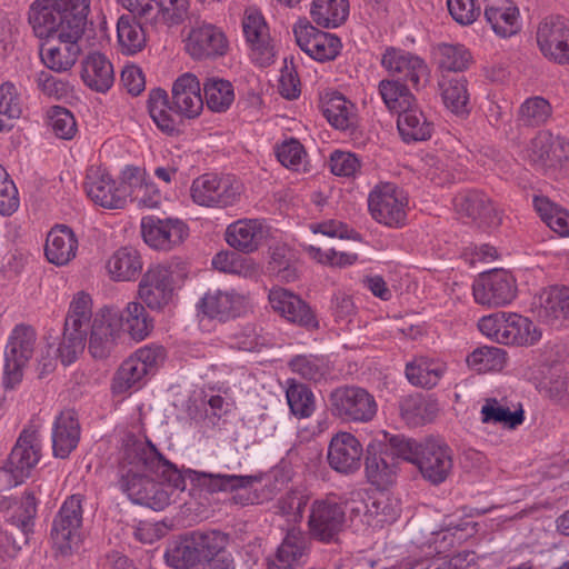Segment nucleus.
I'll use <instances>...</instances> for the list:
<instances>
[{"mask_svg":"<svg viewBox=\"0 0 569 569\" xmlns=\"http://www.w3.org/2000/svg\"><path fill=\"white\" fill-rule=\"evenodd\" d=\"M122 336L127 332L133 340L141 341L153 329V320L146 308L137 301H131L121 311L117 312Z\"/></svg>","mask_w":569,"mask_h":569,"instance_id":"39","label":"nucleus"},{"mask_svg":"<svg viewBox=\"0 0 569 569\" xmlns=\"http://www.w3.org/2000/svg\"><path fill=\"white\" fill-rule=\"evenodd\" d=\"M305 154L303 146L296 139L282 142L276 150L279 162L283 167L292 170H298Z\"/></svg>","mask_w":569,"mask_h":569,"instance_id":"63","label":"nucleus"},{"mask_svg":"<svg viewBox=\"0 0 569 569\" xmlns=\"http://www.w3.org/2000/svg\"><path fill=\"white\" fill-rule=\"evenodd\" d=\"M40 458L41 442L38 429L34 426L24 427L3 466L0 467V482H4L8 488L22 483L31 476Z\"/></svg>","mask_w":569,"mask_h":569,"instance_id":"6","label":"nucleus"},{"mask_svg":"<svg viewBox=\"0 0 569 569\" xmlns=\"http://www.w3.org/2000/svg\"><path fill=\"white\" fill-rule=\"evenodd\" d=\"M396 438H405V436L396 435L389 438L385 445H369L365 459V469L368 481L379 488L390 486L396 478L398 461L402 459V455L393 448Z\"/></svg>","mask_w":569,"mask_h":569,"instance_id":"15","label":"nucleus"},{"mask_svg":"<svg viewBox=\"0 0 569 569\" xmlns=\"http://www.w3.org/2000/svg\"><path fill=\"white\" fill-rule=\"evenodd\" d=\"M289 366L293 372L311 381H319L327 373L323 359L316 356H296L290 360Z\"/></svg>","mask_w":569,"mask_h":569,"instance_id":"61","label":"nucleus"},{"mask_svg":"<svg viewBox=\"0 0 569 569\" xmlns=\"http://www.w3.org/2000/svg\"><path fill=\"white\" fill-rule=\"evenodd\" d=\"M81 78L90 89L106 92L114 81L113 67L104 54L91 52L82 61Z\"/></svg>","mask_w":569,"mask_h":569,"instance_id":"38","label":"nucleus"},{"mask_svg":"<svg viewBox=\"0 0 569 569\" xmlns=\"http://www.w3.org/2000/svg\"><path fill=\"white\" fill-rule=\"evenodd\" d=\"M80 439V425L73 410H64L52 428V450L57 458L64 459L77 448Z\"/></svg>","mask_w":569,"mask_h":569,"instance_id":"36","label":"nucleus"},{"mask_svg":"<svg viewBox=\"0 0 569 569\" xmlns=\"http://www.w3.org/2000/svg\"><path fill=\"white\" fill-rule=\"evenodd\" d=\"M268 298L271 308L287 321L307 330L318 329L315 311L299 296L283 288H273Z\"/></svg>","mask_w":569,"mask_h":569,"instance_id":"23","label":"nucleus"},{"mask_svg":"<svg viewBox=\"0 0 569 569\" xmlns=\"http://www.w3.org/2000/svg\"><path fill=\"white\" fill-rule=\"evenodd\" d=\"M37 335L31 326L18 325L12 330L4 349V385L12 388L22 379V370L31 359Z\"/></svg>","mask_w":569,"mask_h":569,"instance_id":"11","label":"nucleus"},{"mask_svg":"<svg viewBox=\"0 0 569 569\" xmlns=\"http://www.w3.org/2000/svg\"><path fill=\"white\" fill-rule=\"evenodd\" d=\"M485 18L490 23L496 34L508 38L516 34L520 30L518 21L519 10L517 7L500 8L487 6L485 9Z\"/></svg>","mask_w":569,"mask_h":569,"instance_id":"50","label":"nucleus"},{"mask_svg":"<svg viewBox=\"0 0 569 569\" xmlns=\"http://www.w3.org/2000/svg\"><path fill=\"white\" fill-rule=\"evenodd\" d=\"M147 375L144 367L131 356L118 369L113 378L112 390L118 393L126 392L139 383Z\"/></svg>","mask_w":569,"mask_h":569,"instance_id":"59","label":"nucleus"},{"mask_svg":"<svg viewBox=\"0 0 569 569\" xmlns=\"http://www.w3.org/2000/svg\"><path fill=\"white\" fill-rule=\"evenodd\" d=\"M407 198L392 183L377 186L369 194L368 207L372 218L388 227H401L406 221Z\"/></svg>","mask_w":569,"mask_h":569,"instance_id":"13","label":"nucleus"},{"mask_svg":"<svg viewBox=\"0 0 569 569\" xmlns=\"http://www.w3.org/2000/svg\"><path fill=\"white\" fill-rule=\"evenodd\" d=\"M122 338L117 312L108 310L92 321L89 352L96 359H106L117 351Z\"/></svg>","mask_w":569,"mask_h":569,"instance_id":"25","label":"nucleus"},{"mask_svg":"<svg viewBox=\"0 0 569 569\" xmlns=\"http://www.w3.org/2000/svg\"><path fill=\"white\" fill-rule=\"evenodd\" d=\"M219 540H224V535L219 531H193L176 541L167 550V562L176 569L193 567L217 552Z\"/></svg>","mask_w":569,"mask_h":569,"instance_id":"10","label":"nucleus"},{"mask_svg":"<svg viewBox=\"0 0 569 569\" xmlns=\"http://www.w3.org/2000/svg\"><path fill=\"white\" fill-rule=\"evenodd\" d=\"M131 182L117 183L109 173L91 167L86 176L84 189L88 197L107 209H120L126 206Z\"/></svg>","mask_w":569,"mask_h":569,"instance_id":"17","label":"nucleus"},{"mask_svg":"<svg viewBox=\"0 0 569 569\" xmlns=\"http://www.w3.org/2000/svg\"><path fill=\"white\" fill-rule=\"evenodd\" d=\"M77 249L78 240L68 226H56L47 236L44 254L56 266L69 263L76 257Z\"/></svg>","mask_w":569,"mask_h":569,"instance_id":"37","label":"nucleus"},{"mask_svg":"<svg viewBox=\"0 0 569 569\" xmlns=\"http://www.w3.org/2000/svg\"><path fill=\"white\" fill-rule=\"evenodd\" d=\"M143 471L157 475L172 488L183 487L180 469L166 459L154 445L128 436L119 460V478H122L123 473H128V478L141 476Z\"/></svg>","mask_w":569,"mask_h":569,"instance_id":"4","label":"nucleus"},{"mask_svg":"<svg viewBox=\"0 0 569 569\" xmlns=\"http://www.w3.org/2000/svg\"><path fill=\"white\" fill-rule=\"evenodd\" d=\"M479 330L501 345L532 346L541 332L528 318L512 312H496L482 317Z\"/></svg>","mask_w":569,"mask_h":569,"instance_id":"7","label":"nucleus"},{"mask_svg":"<svg viewBox=\"0 0 569 569\" xmlns=\"http://www.w3.org/2000/svg\"><path fill=\"white\" fill-rule=\"evenodd\" d=\"M61 6L53 0H36L28 12L34 36L47 40L40 49L41 60L57 72L74 66L81 52L78 41L87 23L84 16L60 13Z\"/></svg>","mask_w":569,"mask_h":569,"instance_id":"1","label":"nucleus"},{"mask_svg":"<svg viewBox=\"0 0 569 569\" xmlns=\"http://www.w3.org/2000/svg\"><path fill=\"white\" fill-rule=\"evenodd\" d=\"M241 305L240 296L222 290L208 291L201 300L202 312L210 318L227 320L236 317Z\"/></svg>","mask_w":569,"mask_h":569,"instance_id":"45","label":"nucleus"},{"mask_svg":"<svg viewBox=\"0 0 569 569\" xmlns=\"http://www.w3.org/2000/svg\"><path fill=\"white\" fill-rule=\"evenodd\" d=\"M321 110L328 122L338 130H351L357 123L356 107L342 94L335 92L321 102Z\"/></svg>","mask_w":569,"mask_h":569,"instance_id":"40","label":"nucleus"},{"mask_svg":"<svg viewBox=\"0 0 569 569\" xmlns=\"http://www.w3.org/2000/svg\"><path fill=\"white\" fill-rule=\"evenodd\" d=\"M172 270L169 266L158 264L150 268L139 283L138 295L150 308L160 310L172 298Z\"/></svg>","mask_w":569,"mask_h":569,"instance_id":"27","label":"nucleus"},{"mask_svg":"<svg viewBox=\"0 0 569 569\" xmlns=\"http://www.w3.org/2000/svg\"><path fill=\"white\" fill-rule=\"evenodd\" d=\"M401 512L400 501L385 492L375 497L367 508V525L382 527L395 522Z\"/></svg>","mask_w":569,"mask_h":569,"instance_id":"48","label":"nucleus"},{"mask_svg":"<svg viewBox=\"0 0 569 569\" xmlns=\"http://www.w3.org/2000/svg\"><path fill=\"white\" fill-rule=\"evenodd\" d=\"M348 14V0H313L310 8L313 22L327 29L341 26Z\"/></svg>","mask_w":569,"mask_h":569,"instance_id":"47","label":"nucleus"},{"mask_svg":"<svg viewBox=\"0 0 569 569\" xmlns=\"http://www.w3.org/2000/svg\"><path fill=\"white\" fill-rule=\"evenodd\" d=\"M362 456L360 441L350 432H339L330 440L327 460L335 471L351 475L359 470Z\"/></svg>","mask_w":569,"mask_h":569,"instance_id":"29","label":"nucleus"},{"mask_svg":"<svg viewBox=\"0 0 569 569\" xmlns=\"http://www.w3.org/2000/svg\"><path fill=\"white\" fill-rule=\"evenodd\" d=\"M0 113L8 119H18L22 114L21 97L12 82L0 86Z\"/></svg>","mask_w":569,"mask_h":569,"instance_id":"62","label":"nucleus"},{"mask_svg":"<svg viewBox=\"0 0 569 569\" xmlns=\"http://www.w3.org/2000/svg\"><path fill=\"white\" fill-rule=\"evenodd\" d=\"M122 6L129 11L122 14L117 23V36L121 51L126 54H134L146 46L144 23H156L163 10L154 0H121Z\"/></svg>","mask_w":569,"mask_h":569,"instance_id":"5","label":"nucleus"},{"mask_svg":"<svg viewBox=\"0 0 569 569\" xmlns=\"http://www.w3.org/2000/svg\"><path fill=\"white\" fill-rule=\"evenodd\" d=\"M526 156L536 169L546 171L569 160V143L549 131H540L530 141Z\"/></svg>","mask_w":569,"mask_h":569,"instance_id":"21","label":"nucleus"},{"mask_svg":"<svg viewBox=\"0 0 569 569\" xmlns=\"http://www.w3.org/2000/svg\"><path fill=\"white\" fill-rule=\"evenodd\" d=\"M440 89L446 108L459 118L468 117L471 106L465 77L445 80L440 83Z\"/></svg>","mask_w":569,"mask_h":569,"instance_id":"46","label":"nucleus"},{"mask_svg":"<svg viewBox=\"0 0 569 569\" xmlns=\"http://www.w3.org/2000/svg\"><path fill=\"white\" fill-rule=\"evenodd\" d=\"M123 475L122 478H119L118 486L132 502L156 511L163 510L170 503V493L163 483L144 475H136L131 478H128V473Z\"/></svg>","mask_w":569,"mask_h":569,"instance_id":"22","label":"nucleus"},{"mask_svg":"<svg viewBox=\"0 0 569 569\" xmlns=\"http://www.w3.org/2000/svg\"><path fill=\"white\" fill-rule=\"evenodd\" d=\"M329 408L333 417L346 423H367L378 411L375 397L365 388L357 386L333 389L329 395Z\"/></svg>","mask_w":569,"mask_h":569,"instance_id":"8","label":"nucleus"},{"mask_svg":"<svg viewBox=\"0 0 569 569\" xmlns=\"http://www.w3.org/2000/svg\"><path fill=\"white\" fill-rule=\"evenodd\" d=\"M293 34L299 48L316 61H331L340 52V39L336 34L317 29L306 18L295 23Z\"/></svg>","mask_w":569,"mask_h":569,"instance_id":"14","label":"nucleus"},{"mask_svg":"<svg viewBox=\"0 0 569 569\" xmlns=\"http://www.w3.org/2000/svg\"><path fill=\"white\" fill-rule=\"evenodd\" d=\"M541 53L559 64H569V21L562 16L546 17L537 29Z\"/></svg>","mask_w":569,"mask_h":569,"instance_id":"16","label":"nucleus"},{"mask_svg":"<svg viewBox=\"0 0 569 569\" xmlns=\"http://www.w3.org/2000/svg\"><path fill=\"white\" fill-rule=\"evenodd\" d=\"M433 56L441 70L461 72L470 63L471 56L462 44L440 43L433 49Z\"/></svg>","mask_w":569,"mask_h":569,"instance_id":"52","label":"nucleus"},{"mask_svg":"<svg viewBox=\"0 0 569 569\" xmlns=\"http://www.w3.org/2000/svg\"><path fill=\"white\" fill-rule=\"evenodd\" d=\"M128 180L131 182L129 196L132 197V201H136L138 207L157 208L160 204V191L152 182L143 181L137 168L130 170Z\"/></svg>","mask_w":569,"mask_h":569,"instance_id":"56","label":"nucleus"},{"mask_svg":"<svg viewBox=\"0 0 569 569\" xmlns=\"http://www.w3.org/2000/svg\"><path fill=\"white\" fill-rule=\"evenodd\" d=\"M241 183L231 176L204 173L192 181V201L207 208H227L236 204L241 196Z\"/></svg>","mask_w":569,"mask_h":569,"instance_id":"9","label":"nucleus"},{"mask_svg":"<svg viewBox=\"0 0 569 569\" xmlns=\"http://www.w3.org/2000/svg\"><path fill=\"white\" fill-rule=\"evenodd\" d=\"M382 66L392 74L395 80L410 82L415 89L423 86L429 76L425 61L410 52L390 48L382 56Z\"/></svg>","mask_w":569,"mask_h":569,"instance_id":"26","label":"nucleus"},{"mask_svg":"<svg viewBox=\"0 0 569 569\" xmlns=\"http://www.w3.org/2000/svg\"><path fill=\"white\" fill-rule=\"evenodd\" d=\"M345 523V509L341 503L327 498L311 505L308 519L310 535L322 542L336 541Z\"/></svg>","mask_w":569,"mask_h":569,"instance_id":"20","label":"nucleus"},{"mask_svg":"<svg viewBox=\"0 0 569 569\" xmlns=\"http://www.w3.org/2000/svg\"><path fill=\"white\" fill-rule=\"evenodd\" d=\"M538 319L549 326L559 327L569 321V288L552 286L543 289L532 302Z\"/></svg>","mask_w":569,"mask_h":569,"instance_id":"28","label":"nucleus"},{"mask_svg":"<svg viewBox=\"0 0 569 569\" xmlns=\"http://www.w3.org/2000/svg\"><path fill=\"white\" fill-rule=\"evenodd\" d=\"M310 539L299 528L287 531L282 542L272 558L268 560V569H297L303 565L309 551Z\"/></svg>","mask_w":569,"mask_h":569,"instance_id":"32","label":"nucleus"},{"mask_svg":"<svg viewBox=\"0 0 569 569\" xmlns=\"http://www.w3.org/2000/svg\"><path fill=\"white\" fill-rule=\"evenodd\" d=\"M37 515V499L34 493L26 491L20 500H12V509L7 512V521L13 529L20 531L18 538H13L14 550H20L28 543L29 533L33 531Z\"/></svg>","mask_w":569,"mask_h":569,"instance_id":"35","label":"nucleus"},{"mask_svg":"<svg viewBox=\"0 0 569 569\" xmlns=\"http://www.w3.org/2000/svg\"><path fill=\"white\" fill-rule=\"evenodd\" d=\"M203 101L214 112H223L234 100L233 86L221 78H207L203 82Z\"/></svg>","mask_w":569,"mask_h":569,"instance_id":"49","label":"nucleus"},{"mask_svg":"<svg viewBox=\"0 0 569 569\" xmlns=\"http://www.w3.org/2000/svg\"><path fill=\"white\" fill-rule=\"evenodd\" d=\"M551 114L549 102L542 97L528 98L519 108L518 121L523 127H537Z\"/></svg>","mask_w":569,"mask_h":569,"instance_id":"58","label":"nucleus"},{"mask_svg":"<svg viewBox=\"0 0 569 569\" xmlns=\"http://www.w3.org/2000/svg\"><path fill=\"white\" fill-rule=\"evenodd\" d=\"M147 107L161 132L170 137L178 136L183 120L197 118L203 109L201 83L193 73L186 72L173 82L171 98L161 88L152 89Z\"/></svg>","mask_w":569,"mask_h":569,"instance_id":"2","label":"nucleus"},{"mask_svg":"<svg viewBox=\"0 0 569 569\" xmlns=\"http://www.w3.org/2000/svg\"><path fill=\"white\" fill-rule=\"evenodd\" d=\"M453 203L459 214L477 221L479 226L493 228L502 221L501 212L483 192L471 190L459 193Z\"/></svg>","mask_w":569,"mask_h":569,"instance_id":"30","label":"nucleus"},{"mask_svg":"<svg viewBox=\"0 0 569 569\" xmlns=\"http://www.w3.org/2000/svg\"><path fill=\"white\" fill-rule=\"evenodd\" d=\"M229 42L226 34L211 23L193 27L186 41V50L196 60L216 59L227 53Z\"/></svg>","mask_w":569,"mask_h":569,"instance_id":"24","label":"nucleus"},{"mask_svg":"<svg viewBox=\"0 0 569 569\" xmlns=\"http://www.w3.org/2000/svg\"><path fill=\"white\" fill-rule=\"evenodd\" d=\"M266 234V226L261 220L241 219L227 227L224 238L233 249L251 253L259 248Z\"/></svg>","mask_w":569,"mask_h":569,"instance_id":"34","label":"nucleus"},{"mask_svg":"<svg viewBox=\"0 0 569 569\" xmlns=\"http://www.w3.org/2000/svg\"><path fill=\"white\" fill-rule=\"evenodd\" d=\"M481 422L502 425L509 429H515L523 422V411H511L508 407L501 406L496 398H487L481 408Z\"/></svg>","mask_w":569,"mask_h":569,"instance_id":"53","label":"nucleus"},{"mask_svg":"<svg viewBox=\"0 0 569 569\" xmlns=\"http://www.w3.org/2000/svg\"><path fill=\"white\" fill-rule=\"evenodd\" d=\"M475 300L480 305L503 306L516 297L513 277L503 269L482 272L472 287Z\"/></svg>","mask_w":569,"mask_h":569,"instance_id":"19","label":"nucleus"},{"mask_svg":"<svg viewBox=\"0 0 569 569\" xmlns=\"http://www.w3.org/2000/svg\"><path fill=\"white\" fill-rule=\"evenodd\" d=\"M291 413L299 418H309L315 411V396L303 383L292 381L286 391Z\"/></svg>","mask_w":569,"mask_h":569,"instance_id":"55","label":"nucleus"},{"mask_svg":"<svg viewBox=\"0 0 569 569\" xmlns=\"http://www.w3.org/2000/svg\"><path fill=\"white\" fill-rule=\"evenodd\" d=\"M379 92L388 109L393 112H400L405 108H412L416 98L409 91L406 83L399 80H381Z\"/></svg>","mask_w":569,"mask_h":569,"instance_id":"54","label":"nucleus"},{"mask_svg":"<svg viewBox=\"0 0 569 569\" xmlns=\"http://www.w3.org/2000/svg\"><path fill=\"white\" fill-rule=\"evenodd\" d=\"M397 127L403 141H423L431 137L432 123L413 102L412 108H405L398 112Z\"/></svg>","mask_w":569,"mask_h":569,"instance_id":"41","label":"nucleus"},{"mask_svg":"<svg viewBox=\"0 0 569 569\" xmlns=\"http://www.w3.org/2000/svg\"><path fill=\"white\" fill-rule=\"evenodd\" d=\"M393 448L402 455V460L416 465L422 478L431 485L445 482L452 471V451L443 440L396 438Z\"/></svg>","mask_w":569,"mask_h":569,"instance_id":"3","label":"nucleus"},{"mask_svg":"<svg viewBox=\"0 0 569 569\" xmlns=\"http://www.w3.org/2000/svg\"><path fill=\"white\" fill-rule=\"evenodd\" d=\"M82 512V496L72 495L54 517L51 539L61 553L70 552L81 542Z\"/></svg>","mask_w":569,"mask_h":569,"instance_id":"12","label":"nucleus"},{"mask_svg":"<svg viewBox=\"0 0 569 569\" xmlns=\"http://www.w3.org/2000/svg\"><path fill=\"white\" fill-rule=\"evenodd\" d=\"M446 371V365L429 358H418L406 365L408 381L417 387L431 389L438 385Z\"/></svg>","mask_w":569,"mask_h":569,"instance_id":"43","label":"nucleus"},{"mask_svg":"<svg viewBox=\"0 0 569 569\" xmlns=\"http://www.w3.org/2000/svg\"><path fill=\"white\" fill-rule=\"evenodd\" d=\"M141 234L149 247L169 251L184 241L189 228L178 218L147 216L141 219Z\"/></svg>","mask_w":569,"mask_h":569,"instance_id":"18","label":"nucleus"},{"mask_svg":"<svg viewBox=\"0 0 569 569\" xmlns=\"http://www.w3.org/2000/svg\"><path fill=\"white\" fill-rule=\"evenodd\" d=\"M180 475L182 476L183 487L176 488L177 490L183 491L186 489V481L189 479L192 485L204 489L210 493L251 488L253 483L261 480V477L259 476L207 473L192 469L180 470Z\"/></svg>","mask_w":569,"mask_h":569,"instance_id":"31","label":"nucleus"},{"mask_svg":"<svg viewBox=\"0 0 569 569\" xmlns=\"http://www.w3.org/2000/svg\"><path fill=\"white\" fill-rule=\"evenodd\" d=\"M142 259L137 249L122 247L108 260L107 268L111 278L116 281H131L142 271Z\"/></svg>","mask_w":569,"mask_h":569,"instance_id":"42","label":"nucleus"},{"mask_svg":"<svg viewBox=\"0 0 569 569\" xmlns=\"http://www.w3.org/2000/svg\"><path fill=\"white\" fill-rule=\"evenodd\" d=\"M38 89L49 98L62 99L69 93V86L67 82L54 77L49 71H40L36 78Z\"/></svg>","mask_w":569,"mask_h":569,"instance_id":"64","label":"nucleus"},{"mask_svg":"<svg viewBox=\"0 0 569 569\" xmlns=\"http://www.w3.org/2000/svg\"><path fill=\"white\" fill-rule=\"evenodd\" d=\"M467 362L477 371L501 370L506 363V351L497 347H480L468 356Z\"/></svg>","mask_w":569,"mask_h":569,"instance_id":"57","label":"nucleus"},{"mask_svg":"<svg viewBox=\"0 0 569 569\" xmlns=\"http://www.w3.org/2000/svg\"><path fill=\"white\" fill-rule=\"evenodd\" d=\"M402 420L411 427L423 426L432 421L437 415V405L427 400L421 393L403 397L399 402Z\"/></svg>","mask_w":569,"mask_h":569,"instance_id":"44","label":"nucleus"},{"mask_svg":"<svg viewBox=\"0 0 569 569\" xmlns=\"http://www.w3.org/2000/svg\"><path fill=\"white\" fill-rule=\"evenodd\" d=\"M47 116L48 123L58 138L69 140L77 132L74 117L67 108L53 106L48 110Z\"/></svg>","mask_w":569,"mask_h":569,"instance_id":"60","label":"nucleus"},{"mask_svg":"<svg viewBox=\"0 0 569 569\" xmlns=\"http://www.w3.org/2000/svg\"><path fill=\"white\" fill-rule=\"evenodd\" d=\"M242 29L247 42L261 64L269 63L274 53L270 43L269 28L260 12L249 9L244 13Z\"/></svg>","mask_w":569,"mask_h":569,"instance_id":"33","label":"nucleus"},{"mask_svg":"<svg viewBox=\"0 0 569 569\" xmlns=\"http://www.w3.org/2000/svg\"><path fill=\"white\" fill-rule=\"evenodd\" d=\"M533 206L541 220L561 237H569V211L545 197H535Z\"/></svg>","mask_w":569,"mask_h":569,"instance_id":"51","label":"nucleus"}]
</instances>
